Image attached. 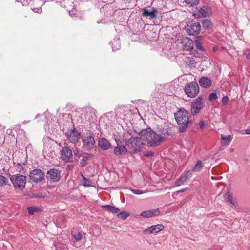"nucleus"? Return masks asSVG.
I'll return each instance as SVG.
<instances>
[{
  "mask_svg": "<svg viewBox=\"0 0 250 250\" xmlns=\"http://www.w3.org/2000/svg\"><path fill=\"white\" fill-rule=\"evenodd\" d=\"M167 130H159L154 132L150 128L142 130L139 134L144 141H146L149 147H156L166 139V136L169 135Z\"/></svg>",
  "mask_w": 250,
  "mask_h": 250,
  "instance_id": "1",
  "label": "nucleus"
},
{
  "mask_svg": "<svg viewBox=\"0 0 250 250\" xmlns=\"http://www.w3.org/2000/svg\"><path fill=\"white\" fill-rule=\"evenodd\" d=\"M174 117L177 124L181 127L179 128V131L184 132L188 126V125L191 123L189 118V113L185 109H180L174 114Z\"/></svg>",
  "mask_w": 250,
  "mask_h": 250,
  "instance_id": "2",
  "label": "nucleus"
},
{
  "mask_svg": "<svg viewBox=\"0 0 250 250\" xmlns=\"http://www.w3.org/2000/svg\"><path fill=\"white\" fill-rule=\"evenodd\" d=\"M10 179L15 189L22 191L25 188L26 183L25 176L20 174H14Z\"/></svg>",
  "mask_w": 250,
  "mask_h": 250,
  "instance_id": "3",
  "label": "nucleus"
},
{
  "mask_svg": "<svg viewBox=\"0 0 250 250\" xmlns=\"http://www.w3.org/2000/svg\"><path fill=\"white\" fill-rule=\"evenodd\" d=\"M184 91L188 97L194 98L199 92V87L196 82H191L186 84Z\"/></svg>",
  "mask_w": 250,
  "mask_h": 250,
  "instance_id": "4",
  "label": "nucleus"
},
{
  "mask_svg": "<svg viewBox=\"0 0 250 250\" xmlns=\"http://www.w3.org/2000/svg\"><path fill=\"white\" fill-rule=\"evenodd\" d=\"M83 143V148L86 151H90L95 146V141L94 136L92 134H85L82 136Z\"/></svg>",
  "mask_w": 250,
  "mask_h": 250,
  "instance_id": "5",
  "label": "nucleus"
},
{
  "mask_svg": "<svg viewBox=\"0 0 250 250\" xmlns=\"http://www.w3.org/2000/svg\"><path fill=\"white\" fill-rule=\"evenodd\" d=\"M144 141L141 137H131L128 140V147L134 152H139L142 146L144 145Z\"/></svg>",
  "mask_w": 250,
  "mask_h": 250,
  "instance_id": "6",
  "label": "nucleus"
},
{
  "mask_svg": "<svg viewBox=\"0 0 250 250\" xmlns=\"http://www.w3.org/2000/svg\"><path fill=\"white\" fill-rule=\"evenodd\" d=\"M185 29L187 33L189 35L194 36L199 33L201 25L199 22L192 21L188 22Z\"/></svg>",
  "mask_w": 250,
  "mask_h": 250,
  "instance_id": "7",
  "label": "nucleus"
},
{
  "mask_svg": "<svg viewBox=\"0 0 250 250\" xmlns=\"http://www.w3.org/2000/svg\"><path fill=\"white\" fill-rule=\"evenodd\" d=\"M30 179L35 183H41L45 180L44 172L40 169L32 170L29 175Z\"/></svg>",
  "mask_w": 250,
  "mask_h": 250,
  "instance_id": "8",
  "label": "nucleus"
},
{
  "mask_svg": "<svg viewBox=\"0 0 250 250\" xmlns=\"http://www.w3.org/2000/svg\"><path fill=\"white\" fill-rule=\"evenodd\" d=\"M61 177V171L57 169H51L47 172L46 178L49 181L58 182L60 180Z\"/></svg>",
  "mask_w": 250,
  "mask_h": 250,
  "instance_id": "9",
  "label": "nucleus"
},
{
  "mask_svg": "<svg viewBox=\"0 0 250 250\" xmlns=\"http://www.w3.org/2000/svg\"><path fill=\"white\" fill-rule=\"evenodd\" d=\"M202 98L199 97L192 103L191 113L193 115L198 113L202 108Z\"/></svg>",
  "mask_w": 250,
  "mask_h": 250,
  "instance_id": "10",
  "label": "nucleus"
},
{
  "mask_svg": "<svg viewBox=\"0 0 250 250\" xmlns=\"http://www.w3.org/2000/svg\"><path fill=\"white\" fill-rule=\"evenodd\" d=\"M73 154L72 151L66 146L63 147L61 151V158L65 162L72 161Z\"/></svg>",
  "mask_w": 250,
  "mask_h": 250,
  "instance_id": "11",
  "label": "nucleus"
},
{
  "mask_svg": "<svg viewBox=\"0 0 250 250\" xmlns=\"http://www.w3.org/2000/svg\"><path fill=\"white\" fill-rule=\"evenodd\" d=\"M66 135L68 139L72 143H76L80 138L81 134L75 129L68 130Z\"/></svg>",
  "mask_w": 250,
  "mask_h": 250,
  "instance_id": "12",
  "label": "nucleus"
},
{
  "mask_svg": "<svg viewBox=\"0 0 250 250\" xmlns=\"http://www.w3.org/2000/svg\"><path fill=\"white\" fill-rule=\"evenodd\" d=\"M192 176V173L190 171H187L183 173L181 176L178 178L174 183L175 187L179 186L184 184L188 179L190 178Z\"/></svg>",
  "mask_w": 250,
  "mask_h": 250,
  "instance_id": "13",
  "label": "nucleus"
},
{
  "mask_svg": "<svg viewBox=\"0 0 250 250\" xmlns=\"http://www.w3.org/2000/svg\"><path fill=\"white\" fill-rule=\"evenodd\" d=\"M183 49L187 51H191L193 50V42L188 38H184L181 41Z\"/></svg>",
  "mask_w": 250,
  "mask_h": 250,
  "instance_id": "14",
  "label": "nucleus"
},
{
  "mask_svg": "<svg viewBox=\"0 0 250 250\" xmlns=\"http://www.w3.org/2000/svg\"><path fill=\"white\" fill-rule=\"evenodd\" d=\"M164 229V226L162 224H157L156 225L151 226L148 229L144 230V233L147 234L156 233L161 231Z\"/></svg>",
  "mask_w": 250,
  "mask_h": 250,
  "instance_id": "15",
  "label": "nucleus"
},
{
  "mask_svg": "<svg viewBox=\"0 0 250 250\" xmlns=\"http://www.w3.org/2000/svg\"><path fill=\"white\" fill-rule=\"evenodd\" d=\"M93 157V155L87 153H81L79 155L80 164L81 167H83L87 164V161Z\"/></svg>",
  "mask_w": 250,
  "mask_h": 250,
  "instance_id": "16",
  "label": "nucleus"
},
{
  "mask_svg": "<svg viewBox=\"0 0 250 250\" xmlns=\"http://www.w3.org/2000/svg\"><path fill=\"white\" fill-rule=\"evenodd\" d=\"M98 146L103 150H107L111 147V144L105 138H100L99 139Z\"/></svg>",
  "mask_w": 250,
  "mask_h": 250,
  "instance_id": "17",
  "label": "nucleus"
},
{
  "mask_svg": "<svg viewBox=\"0 0 250 250\" xmlns=\"http://www.w3.org/2000/svg\"><path fill=\"white\" fill-rule=\"evenodd\" d=\"M160 214V211L158 209L146 210L143 211L140 215L145 218H149L153 216H158Z\"/></svg>",
  "mask_w": 250,
  "mask_h": 250,
  "instance_id": "18",
  "label": "nucleus"
},
{
  "mask_svg": "<svg viewBox=\"0 0 250 250\" xmlns=\"http://www.w3.org/2000/svg\"><path fill=\"white\" fill-rule=\"evenodd\" d=\"M127 152V150L125 147L119 145H118L113 151L114 154L117 156L125 155Z\"/></svg>",
  "mask_w": 250,
  "mask_h": 250,
  "instance_id": "19",
  "label": "nucleus"
},
{
  "mask_svg": "<svg viewBox=\"0 0 250 250\" xmlns=\"http://www.w3.org/2000/svg\"><path fill=\"white\" fill-rule=\"evenodd\" d=\"M199 83L201 87L204 88H208L211 86L212 82L210 79L204 77L200 79Z\"/></svg>",
  "mask_w": 250,
  "mask_h": 250,
  "instance_id": "20",
  "label": "nucleus"
},
{
  "mask_svg": "<svg viewBox=\"0 0 250 250\" xmlns=\"http://www.w3.org/2000/svg\"><path fill=\"white\" fill-rule=\"evenodd\" d=\"M211 14L210 8L207 6H203L199 10L198 15L199 17H206Z\"/></svg>",
  "mask_w": 250,
  "mask_h": 250,
  "instance_id": "21",
  "label": "nucleus"
},
{
  "mask_svg": "<svg viewBox=\"0 0 250 250\" xmlns=\"http://www.w3.org/2000/svg\"><path fill=\"white\" fill-rule=\"evenodd\" d=\"M157 10L153 9L152 11H149L147 9L144 8L143 9V15L146 17H149L150 19H152L156 17V12Z\"/></svg>",
  "mask_w": 250,
  "mask_h": 250,
  "instance_id": "22",
  "label": "nucleus"
},
{
  "mask_svg": "<svg viewBox=\"0 0 250 250\" xmlns=\"http://www.w3.org/2000/svg\"><path fill=\"white\" fill-rule=\"evenodd\" d=\"M102 208L112 213H118L120 212V209L118 208L109 205H104Z\"/></svg>",
  "mask_w": 250,
  "mask_h": 250,
  "instance_id": "23",
  "label": "nucleus"
},
{
  "mask_svg": "<svg viewBox=\"0 0 250 250\" xmlns=\"http://www.w3.org/2000/svg\"><path fill=\"white\" fill-rule=\"evenodd\" d=\"M195 44L197 49L200 50H203L204 48L202 46V37L197 36L195 40Z\"/></svg>",
  "mask_w": 250,
  "mask_h": 250,
  "instance_id": "24",
  "label": "nucleus"
},
{
  "mask_svg": "<svg viewBox=\"0 0 250 250\" xmlns=\"http://www.w3.org/2000/svg\"><path fill=\"white\" fill-rule=\"evenodd\" d=\"M202 23L203 28L206 29H209L212 27L210 20L205 19L202 21Z\"/></svg>",
  "mask_w": 250,
  "mask_h": 250,
  "instance_id": "25",
  "label": "nucleus"
},
{
  "mask_svg": "<svg viewBox=\"0 0 250 250\" xmlns=\"http://www.w3.org/2000/svg\"><path fill=\"white\" fill-rule=\"evenodd\" d=\"M203 167V164L200 160L197 161L195 165L192 168L193 172H197L200 171L201 168Z\"/></svg>",
  "mask_w": 250,
  "mask_h": 250,
  "instance_id": "26",
  "label": "nucleus"
},
{
  "mask_svg": "<svg viewBox=\"0 0 250 250\" xmlns=\"http://www.w3.org/2000/svg\"><path fill=\"white\" fill-rule=\"evenodd\" d=\"M130 215V214L125 211H123L121 213H118L117 214V217L119 218H120L123 220L126 219Z\"/></svg>",
  "mask_w": 250,
  "mask_h": 250,
  "instance_id": "27",
  "label": "nucleus"
},
{
  "mask_svg": "<svg viewBox=\"0 0 250 250\" xmlns=\"http://www.w3.org/2000/svg\"><path fill=\"white\" fill-rule=\"evenodd\" d=\"M8 182V179L2 175H0V187L6 186Z\"/></svg>",
  "mask_w": 250,
  "mask_h": 250,
  "instance_id": "28",
  "label": "nucleus"
},
{
  "mask_svg": "<svg viewBox=\"0 0 250 250\" xmlns=\"http://www.w3.org/2000/svg\"><path fill=\"white\" fill-rule=\"evenodd\" d=\"M185 2L191 6H194L198 5L199 3V0H184Z\"/></svg>",
  "mask_w": 250,
  "mask_h": 250,
  "instance_id": "29",
  "label": "nucleus"
},
{
  "mask_svg": "<svg viewBox=\"0 0 250 250\" xmlns=\"http://www.w3.org/2000/svg\"><path fill=\"white\" fill-rule=\"evenodd\" d=\"M82 177L83 178V181H82V185L84 186H90L91 184V181L84 177L83 174H82Z\"/></svg>",
  "mask_w": 250,
  "mask_h": 250,
  "instance_id": "30",
  "label": "nucleus"
},
{
  "mask_svg": "<svg viewBox=\"0 0 250 250\" xmlns=\"http://www.w3.org/2000/svg\"><path fill=\"white\" fill-rule=\"evenodd\" d=\"M221 136L222 140V144H226L227 143H229L231 138L230 135L224 136V135L221 134Z\"/></svg>",
  "mask_w": 250,
  "mask_h": 250,
  "instance_id": "31",
  "label": "nucleus"
},
{
  "mask_svg": "<svg viewBox=\"0 0 250 250\" xmlns=\"http://www.w3.org/2000/svg\"><path fill=\"white\" fill-rule=\"evenodd\" d=\"M225 198L228 202L232 204H234V201L232 199V196L231 195L230 192H228L226 194Z\"/></svg>",
  "mask_w": 250,
  "mask_h": 250,
  "instance_id": "32",
  "label": "nucleus"
},
{
  "mask_svg": "<svg viewBox=\"0 0 250 250\" xmlns=\"http://www.w3.org/2000/svg\"><path fill=\"white\" fill-rule=\"evenodd\" d=\"M28 213L30 215H33L35 212L38 211V208L36 207H30L28 208Z\"/></svg>",
  "mask_w": 250,
  "mask_h": 250,
  "instance_id": "33",
  "label": "nucleus"
},
{
  "mask_svg": "<svg viewBox=\"0 0 250 250\" xmlns=\"http://www.w3.org/2000/svg\"><path fill=\"white\" fill-rule=\"evenodd\" d=\"M72 235L73 238L76 241H79L82 238V234L80 232H75Z\"/></svg>",
  "mask_w": 250,
  "mask_h": 250,
  "instance_id": "34",
  "label": "nucleus"
},
{
  "mask_svg": "<svg viewBox=\"0 0 250 250\" xmlns=\"http://www.w3.org/2000/svg\"><path fill=\"white\" fill-rule=\"evenodd\" d=\"M218 98L217 95L215 93H211L209 95V101H212L213 100H215Z\"/></svg>",
  "mask_w": 250,
  "mask_h": 250,
  "instance_id": "35",
  "label": "nucleus"
},
{
  "mask_svg": "<svg viewBox=\"0 0 250 250\" xmlns=\"http://www.w3.org/2000/svg\"><path fill=\"white\" fill-rule=\"evenodd\" d=\"M131 191L132 193L137 195H140L145 193V192L138 189H131Z\"/></svg>",
  "mask_w": 250,
  "mask_h": 250,
  "instance_id": "36",
  "label": "nucleus"
},
{
  "mask_svg": "<svg viewBox=\"0 0 250 250\" xmlns=\"http://www.w3.org/2000/svg\"><path fill=\"white\" fill-rule=\"evenodd\" d=\"M228 99H229V98L228 97H227V96L224 97L222 99V102L223 104H225L226 103H227L228 102Z\"/></svg>",
  "mask_w": 250,
  "mask_h": 250,
  "instance_id": "37",
  "label": "nucleus"
},
{
  "mask_svg": "<svg viewBox=\"0 0 250 250\" xmlns=\"http://www.w3.org/2000/svg\"><path fill=\"white\" fill-rule=\"evenodd\" d=\"M73 153L75 156H78V157H79V155L80 154L79 150L77 149L74 150L73 151Z\"/></svg>",
  "mask_w": 250,
  "mask_h": 250,
  "instance_id": "38",
  "label": "nucleus"
},
{
  "mask_svg": "<svg viewBox=\"0 0 250 250\" xmlns=\"http://www.w3.org/2000/svg\"><path fill=\"white\" fill-rule=\"evenodd\" d=\"M199 125H200V127L201 129H203V128L204 127V123L203 121H200L199 122Z\"/></svg>",
  "mask_w": 250,
  "mask_h": 250,
  "instance_id": "39",
  "label": "nucleus"
},
{
  "mask_svg": "<svg viewBox=\"0 0 250 250\" xmlns=\"http://www.w3.org/2000/svg\"><path fill=\"white\" fill-rule=\"evenodd\" d=\"M153 154H154L153 152H148V153H146L145 154V156H147V157L152 156L153 155Z\"/></svg>",
  "mask_w": 250,
  "mask_h": 250,
  "instance_id": "40",
  "label": "nucleus"
},
{
  "mask_svg": "<svg viewBox=\"0 0 250 250\" xmlns=\"http://www.w3.org/2000/svg\"><path fill=\"white\" fill-rule=\"evenodd\" d=\"M245 133H246L247 134H250V127H249V128H248L245 130Z\"/></svg>",
  "mask_w": 250,
  "mask_h": 250,
  "instance_id": "41",
  "label": "nucleus"
},
{
  "mask_svg": "<svg viewBox=\"0 0 250 250\" xmlns=\"http://www.w3.org/2000/svg\"><path fill=\"white\" fill-rule=\"evenodd\" d=\"M185 189L184 188H183V189H181L180 190H178V191H177V193L183 192L185 191Z\"/></svg>",
  "mask_w": 250,
  "mask_h": 250,
  "instance_id": "42",
  "label": "nucleus"
},
{
  "mask_svg": "<svg viewBox=\"0 0 250 250\" xmlns=\"http://www.w3.org/2000/svg\"><path fill=\"white\" fill-rule=\"evenodd\" d=\"M192 54H195V53L193 52ZM196 54H197V56L199 55V54L197 52H196Z\"/></svg>",
  "mask_w": 250,
  "mask_h": 250,
  "instance_id": "43",
  "label": "nucleus"
},
{
  "mask_svg": "<svg viewBox=\"0 0 250 250\" xmlns=\"http://www.w3.org/2000/svg\"><path fill=\"white\" fill-rule=\"evenodd\" d=\"M249 248H250V245L249 246Z\"/></svg>",
  "mask_w": 250,
  "mask_h": 250,
  "instance_id": "44",
  "label": "nucleus"
}]
</instances>
